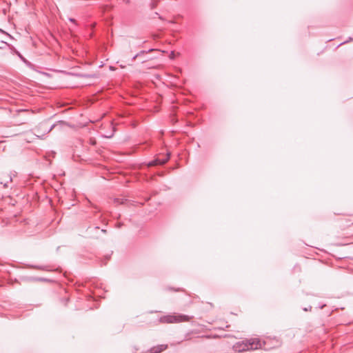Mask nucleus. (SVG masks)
I'll return each instance as SVG.
<instances>
[{"mask_svg":"<svg viewBox=\"0 0 353 353\" xmlns=\"http://www.w3.org/2000/svg\"><path fill=\"white\" fill-rule=\"evenodd\" d=\"M191 319L192 316L182 314H168L161 316L159 319V322L161 323H177L189 321Z\"/></svg>","mask_w":353,"mask_h":353,"instance_id":"f257e3e1","label":"nucleus"},{"mask_svg":"<svg viewBox=\"0 0 353 353\" xmlns=\"http://www.w3.org/2000/svg\"><path fill=\"white\" fill-rule=\"evenodd\" d=\"M263 345H264V343H262V342L259 339H252L248 341V344H245V347L248 350H256L262 348Z\"/></svg>","mask_w":353,"mask_h":353,"instance_id":"f03ea898","label":"nucleus"},{"mask_svg":"<svg viewBox=\"0 0 353 353\" xmlns=\"http://www.w3.org/2000/svg\"><path fill=\"white\" fill-rule=\"evenodd\" d=\"M170 154L168 153L165 157L163 158H157L156 159L150 161L148 163L149 166H154V165H163L165 164L170 159Z\"/></svg>","mask_w":353,"mask_h":353,"instance_id":"7ed1b4c3","label":"nucleus"},{"mask_svg":"<svg viewBox=\"0 0 353 353\" xmlns=\"http://www.w3.org/2000/svg\"><path fill=\"white\" fill-rule=\"evenodd\" d=\"M168 348V345H158L154 346L150 349H148L145 353H161V352L165 350Z\"/></svg>","mask_w":353,"mask_h":353,"instance_id":"20e7f679","label":"nucleus"},{"mask_svg":"<svg viewBox=\"0 0 353 353\" xmlns=\"http://www.w3.org/2000/svg\"><path fill=\"white\" fill-rule=\"evenodd\" d=\"M65 126V123L63 121H59L57 123H55L51 126L48 132H50L53 130H63Z\"/></svg>","mask_w":353,"mask_h":353,"instance_id":"39448f33","label":"nucleus"},{"mask_svg":"<svg viewBox=\"0 0 353 353\" xmlns=\"http://www.w3.org/2000/svg\"><path fill=\"white\" fill-rule=\"evenodd\" d=\"M31 268H35V269H38V270H46V271H48L49 270L48 269V267L47 266H37V265H31L30 266Z\"/></svg>","mask_w":353,"mask_h":353,"instance_id":"423d86ee","label":"nucleus"},{"mask_svg":"<svg viewBox=\"0 0 353 353\" xmlns=\"http://www.w3.org/2000/svg\"><path fill=\"white\" fill-rule=\"evenodd\" d=\"M114 134H102L101 137L102 138H106V139H111L113 137Z\"/></svg>","mask_w":353,"mask_h":353,"instance_id":"0eeeda50","label":"nucleus"},{"mask_svg":"<svg viewBox=\"0 0 353 353\" xmlns=\"http://www.w3.org/2000/svg\"><path fill=\"white\" fill-rule=\"evenodd\" d=\"M99 230V227H98V226H95V227H94V228L89 227V228H88V231L90 233H91V232H92V230Z\"/></svg>","mask_w":353,"mask_h":353,"instance_id":"6e6552de","label":"nucleus"},{"mask_svg":"<svg viewBox=\"0 0 353 353\" xmlns=\"http://www.w3.org/2000/svg\"><path fill=\"white\" fill-rule=\"evenodd\" d=\"M0 183L3 185V188H8V181H7L5 183H3V182H1Z\"/></svg>","mask_w":353,"mask_h":353,"instance_id":"1a4fd4ad","label":"nucleus"},{"mask_svg":"<svg viewBox=\"0 0 353 353\" xmlns=\"http://www.w3.org/2000/svg\"><path fill=\"white\" fill-rule=\"evenodd\" d=\"M36 280H37V281H46V279H43V278H38V279H36Z\"/></svg>","mask_w":353,"mask_h":353,"instance_id":"9d476101","label":"nucleus"},{"mask_svg":"<svg viewBox=\"0 0 353 353\" xmlns=\"http://www.w3.org/2000/svg\"><path fill=\"white\" fill-rule=\"evenodd\" d=\"M101 232H103V233H104V234H105V233H106V230L102 229V230H101Z\"/></svg>","mask_w":353,"mask_h":353,"instance_id":"9b49d317","label":"nucleus"},{"mask_svg":"<svg viewBox=\"0 0 353 353\" xmlns=\"http://www.w3.org/2000/svg\"><path fill=\"white\" fill-rule=\"evenodd\" d=\"M69 20L72 23H75V20L74 19H70Z\"/></svg>","mask_w":353,"mask_h":353,"instance_id":"f8f14e48","label":"nucleus"},{"mask_svg":"<svg viewBox=\"0 0 353 353\" xmlns=\"http://www.w3.org/2000/svg\"><path fill=\"white\" fill-rule=\"evenodd\" d=\"M51 154H52V157H54L55 152H53V151H52V152H51Z\"/></svg>","mask_w":353,"mask_h":353,"instance_id":"ddd939ff","label":"nucleus"},{"mask_svg":"<svg viewBox=\"0 0 353 353\" xmlns=\"http://www.w3.org/2000/svg\"><path fill=\"white\" fill-rule=\"evenodd\" d=\"M90 143H91L92 145H94V144H95V141H92V140H90Z\"/></svg>","mask_w":353,"mask_h":353,"instance_id":"4468645a","label":"nucleus"},{"mask_svg":"<svg viewBox=\"0 0 353 353\" xmlns=\"http://www.w3.org/2000/svg\"><path fill=\"white\" fill-rule=\"evenodd\" d=\"M110 258V256H105V260H108Z\"/></svg>","mask_w":353,"mask_h":353,"instance_id":"2eb2a0df","label":"nucleus"},{"mask_svg":"<svg viewBox=\"0 0 353 353\" xmlns=\"http://www.w3.org/2000/svg\"><path fill=\"white\" fill-rule=\"evenodd\" d=\"M173 56H174V52H172V54H171V55H170V57H171L172 58H173Z\"/></svg>","mask_w":353,"mask_h":353,"instance_id":"dca6fc26","label":"nucleus"},{"mask_svg":"<svg viewBox=\"0 0 353 353\" xmlns=\"http://www.w3.org/2000/svg\"><path fill=\"white\" fill-rule=\"evenodd\" d=\"M347 42H348V41H345L341 43V45L343 44V43H346Z\"/></svg>","mask_w":353,"mask_h":353,"instance_id":"f3484780","label":"nucleus"},{"mask_svg":"<svg viewBox=\"0 0 353 353\" xmlns=\"http://www.w3.org/2000/svg\"><path fill=\"white\" fill-rule=\"evenodd\" d=\"M9 181H12V177L11 176L9 177Z\"/></svg>","mask_w":353,"mask_h":353,"instance_id":"a211bd4d","label":"nucleus"},{"mask_svg":"<svg viewBox=\"0 0 353 353\" xmlns=\"http://www.w3.org/2000/svg\"><path fill=\"white\" fill-rule=\"evenodd\" d=\"M352 40H353V38H351V37H350V39H349V41H352Z\"/></svg>","mask_w":353,"mask_h":353,"instance_id":"6ab92c4d","label":"nucleus"}]
</instances>
